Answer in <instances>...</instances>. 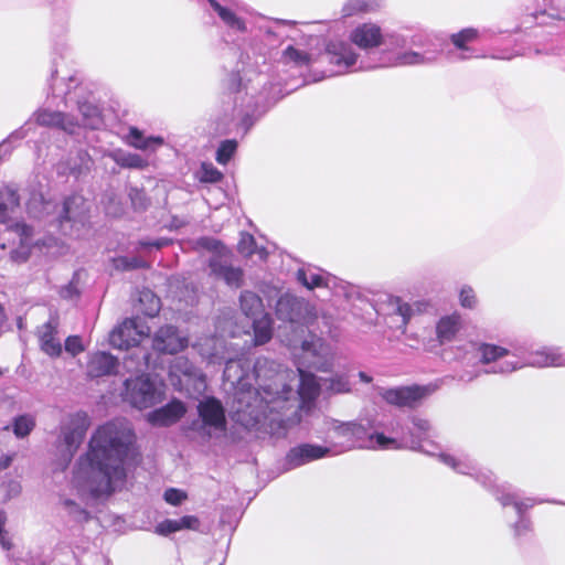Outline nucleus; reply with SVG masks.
Here are the masks:
<instances>
[{
  "label": "nucleus",
  "mask_w": 565,
  "mask_h": 565,
  "mask_svg": "<svg viewBox=\"0 0 565 565\" xmlns=\"http://www.w3.org/2000/svg\"><path fill=\"white\" fill-rule=\"evenodd\" d=\"M170 243L167 238H158V239H142L139 241L138 245L140 249L146 248H157L160 249L163 246H167Z\"/></svg>",
  "instance_id": "57"
},
{
  "label": "nucleus",
  "mask_w": 565,
  "mask_h": 565,
  "mask_svg": "<svg viewBox=\"0 0 565 565\" xmlns=\"http://www.w3.org/2000/svg\"><path fill=\"white\" fill-rule=\"evenodd\" d=\"M41 349L50 356H58L62 352L61 341L56 338V330L51 322L42 326L40 330Z\"/></svg>",
  "instance_id": "26"
},
{
  "label": "nucleus",
  "mask_w": 565,
  "mask_h": 565,
  "mask_svg": "<svg viewBox=\"0 0 565 565\" xmlns=\"http://www.w3.org/2000/svg\"><path fill=\"white\" fill-rule=\"evenodd\" d=\"M383 0H348L342 7L344 18L379 10Z\"/></svg>",
  "instance_id": "29"
},
{
  "label": "nucleus",
  "mask_w": 565,
  "mask_h": 565,
  "mask_svg": "<svg viewBox=\"0 0 565 565\" xmlns=\"http://www.w3.org/2000/svg\"><path fill=\"white\" fill-rule=\"evenodd\" d=\"M129 198L132 204V207L136 211H143L148 206V199L142 190L137 188H131L129 191Z\"/></svg>",
  "instance_id": "46"
},
{
  "label": "nucleus",
  "mask_w": 565,
  "mask_h": 565,
  "mask_svg": "<svg viewBox=\"0 0 565 565\" xmlns=\"http://www.w3.org/2000/svg\"><path fill=\"white\" fill-rule=\"evenodd\" d=\"M118 359L107 352L90 354L87 362V375L92 379L115 374L118 370Z\"/></svg>",
  "instance_id": "22"
},
{
  "label": "nucleus",
  "mask_w": 565,
  "mask_h": 565,
  "mask_svg": "<svg viewBox=\"0 0 565 565\" xmlns=\"http://www.w3.org/2000/svg\"><path fill=\"white\" fill-rule=\"evenodd\" d=\"M65 350L73 356L84 351L82 340L77 335H71L65 340Z\"/></svg>",
  "instance_id": "49"
},
{
  "label": "nucleus",
  "mask_w": 565,
  "mask_h": 565,
  "mask_svg": "<svg viewBox=\"0 0 565 565\" xmlns=\"http://www.w3.org/2000/svg\"><path fill=\"white\" fill-rule=\"evenodd\" d=\"M238 87H239L238 74H232L230 76V88L231 89H238Z\"/></svg>",
  "instance_id": "60"
},
{
  "label": "nucleus",
  "mask_w": 565,
  "mask_h": 565,
  "mask_svg": "<svg viewBox=\"0 0 565 565\" xmlns=\"http://www.w3.org/2000/svg\"><path fill=\"white\" fill-rule=\"evenodd\" d=\"M327 456H333L332 448L328 446L302 444L288 451L286 465L288 469H294Z\"/></svg>",
  "instance_id": "18"
},
{
  "label": "nucleus",
  "mask_w": 565,
  "mask_h": 565,
  "mask_svg": "<svg viewBox=\"0 0 565 565\" xmlns=\"http://www.w3.org/2000/svg\"><path fill=\"white\" fill-rule=\"evenodd\" d=\"M150 328L138 318H127L109 334L113 348L127 350L137 347L141 339L149 337Z\"/></svg>",
  "instance_id": "10"
},
{
  "label": "nucleus",
  "mask_w": 565,
  "mask_h": 565,
  "mask_svg": "<svg viewBox=\"0 0 565 565\" xmlns=\"http://www.w3.org/2000/svg\"><path fill=\"white\" fill-rule=\"evenodd\" d=\"M26 207L33 217L54 216L63 226L64 222L82 221L85 213V199L81 194H72L60 205L46 199L42 192H33L26 202Z\"/></svg>",
  "instance_id": "5"
},
{
  "label": "nucleus",
  "mask_w": 565,
  "mask_h": 565,
  "mask_svg": "<svg viewBox=\"0 0 565 565\" xmlns=\"http://www.w3.org/2000/svg\"><path fill=\"white\" fill-rule=\"evenodd\" d=\"M90 425L89 417L85 412L70 414L61 423L60 435L55 443L57 465L64 470L72 461L75 452L81 446L85 434Z\"/></svg>",
  "instance_id": "7"
},
{
  "label": "nucleus",
  "mask_w": 565,
  "mask_h": 565,
  "mask_svg": "<svg viewBox=\"0 0 565 565\" xmlns=\"http://www.w3.org/2000/svg\"><path fill=\"white\" fill-rule=\"evenodd\" d=\"M278 319L289 322L308 323L313 318L312 307L302 298L282 295L276 303Z\"/></svg>",
  "instance_id": "12"
},
{
  "label": "nucleus",
  "mask_w": 565,
  "mask_h": 565,
  "mask_svg": "<svg viewBox=\"0 0 565 565\" xmlns=\"http://www.w3.org/2000/svg\"><path fill=\"white\" fill-rule=\"evenodd\" d=\"M298 375L287 370H280L279 365L266 358H258L254 364L253 373L258 388L259 411L252 408L248 414L255 423H260L266 413L278 412V404L289 402L295 394L300 399V405L294 411L297 415L298 408L309 407L318 397L321 386L331 393H347L350 391V382L345 375H335L318 383L317 377L297 369Z\"/></svg>",
  "instance_id": "2"
},
{
  "label": "nucleus",
  "mask_w": 565,
  "mask_h": 565,
  "mask_svg": "<svg viewBox=\"0 0 565 565\" xmlns=\"http://www.w3.org/2000/svg\"><path fill=\"white\" fill-rule=\"evenodd\" d=\"M222 173L212 166L203 164L202 166V177L201 180L203 182H217L222 179Z\"/></svg>",
  "instance_id": "51"
},
{
  "label": "nucleus",
  "mask_w": 565,
  "mask_h": 565,
  "mask_svg": "<svg viewBox=\"0 0 565 565\" xmlns=\"http://www.w3.org/2000/svg\"><path fill=\"white\" fill-rule=\"evenodd\" d=\"M479 32L477 29L467 28L450 36L452 44L459 50H467V43L473 42L478 39Z\"/></svg>",
  "instance_id": "40"
},
{
  "label": "nucleus",
  "mask_w": 565,
  "mask_h": 565,
  "mask_svg": "<svg viewBox=\"0 0 565 565\" xmlns=\"http://www.w3.org/2000/svg\"><path fill=\"white\" fill-rule=\"evenodd\" d=\"M124 365L129 372H141L152 366L151 354L138 349L124 360Z\"/></svg>",
  "instance_id": "35"
},
{
  "label": "nucleus",
  "mask_w": 565,
  "mask_h": 565,
  "mask_svg": "<svg viewBox=\"0 0 565 565\" xmlns=\"http://www.w3.org/2000/svg\"><path fill=\"white\" fill-rule=\"evenodd\" d=\"M439 459L445 465L449 466L451 469H454L456 472L462 473V475H476V478L479 479L480 476L477 475V467L473 463L472 460H470L468 457H455L449 454H440Z\"/></svg>",
  "instance_id": "30"
},
{
  "label": "nucleus",
  "mask_w": 565,
  "mask_h": 565,
  "mask_svg": "<svg viewBox=\"0 0 565 565\" xmlns=\"http://www.w3.org/2000/svg\"><path fill=\"white\" fill-rule=\"evenodd\" d=\"M35 426V419L31 415H21L13 422V433L18 438L28 436Z\"/></svg>",
  "instance_id": "42"
},
{
  "label": "nucleus",
  "mask_w": 565,
  "mask_h": 565,
  "mask_svg": "<svg viewBox=\"0 0 565 565\" xmlns=\"http://www.w3.org/2000/svg\"><path fill=\"white\" fill-rule=\"evenodd\" d=\"M239 302L243 313L250 319L265 313L262 299L252 291H243Z\"/></svg>",
  "instance_id": "31"
},
{
  "label": "nucleus",
  "mask_w": 565,
  "mask_h": 565,
  "mask_svg": "<svg viewBox=\"0 0 565 565\" xmlns=\"http://www.w3.org/2000/svg\"><path fill=\"white\" fill-rule=\"evenodd\" d=\"M324 426V439L332 448L333 456L353 448L388 449L396 447L395 439L380 433L369 434L367 429L356 422L327 419Z\"/></svg>",
  "instance_id": "4"
},
{
  "label": "nucleus",
  "mask_w": 565,
  "mask_h": 565,
  "mask_svg": "<svg viewBox=\"0 0 565 565\" xmlns=\"http://www.w3.org/2000/svg\"><path fill=\"white\" fill-rule=\"evenodd\" d=\"M62 504L64 509L67 510L71 514L83 513V510L79 508V505L71 499H63Z\"/></svg>",
  "instance_id": "58"
},
{
  "label": "nucleus",
  "mask_w": 565,
  "mask_h": 565,
  "mask_svg": "<svg viewBox=\"0 0 565 565\" xmlns=\"http://www.w3.org/2000/svg\"><path fill=\"white\" fill-rule=\"evenodd\" d=\"M33 117L40 126L55 127L68 134H74L75 129L79 127L78 120L75 117L62 111L39 109L34 113Z\"/></svg>",
  "instance_id": "20"
},
{
  "label": "nucleus",
  "mask_w": 565,
  "mask_h": 565,
  "mask_svg": "<svg viewBox=\"0 0 565 565\" xmlns=\"http://www.w3.org/2000/svg\"><path fill=\"white\" fill-rule=\"evenodd\" d=\"M351 44L359 49L370 51L384 43V34L380 25L373 22H364L356 25L349 35Z\"/></svg>",
  "instance_id": "17"
},
{
  "label": "nucleus",
  "mask_w": 565,
  "mask_h": 565,
  "mask_svg": "<svg viewBox=\"0 0 565 565\" xmlns=\"http://www.w3.org/2000/svg\"><path fill=\"white\" fill-rule=\"evenodd\" d=\"M199 419L185 429L186 435L200 441H209L222 436L226 430V418L222 403L214 397H205L198 405Z\"/></svg>",
  "instance_id": "6"
},
{
  "label": "nucleus",
  "mask_w": 565,
  "mask_h": 565,
  "mask_svg": "<svg viewBox=\"0 0 565 565\" xmlns=\"http://www.w3.org/2000/svg\"><path fill=\"white\" fill-rule=\"evenodd\" d=\"M214 344V351L212 352H202V355H204L210 363H222L225 362V369H224V379L226 381H230L232 383L241 382L245 377V371L242 365L241 360L232 359L224 353H220L216 350V347H222V341L218 339H212L211 340Z\"/></svg>",
  "instance_id": "19"
},
{
  "label": "nucleus",
  "mask_w": 565,
  "mask_h": 565,
  "mask_svg": "<svg viewBox=\"0 0 565 565\" xmlns=\"http://www.w3.org/2000/svg\"><path fill=\"white\" fill-rule=\"evenodd\" d=\"M498 500L501 502L503 507L512 504L515 508L516 512L519 513L520 521L514 526L515 535L519 536L527 532L530 530V521L524 519L522 514L524 513V511L534 507L540 501L530 498L525 500H520L515 493H503L501 495H498Z\"/></svg>",
  "instance_id": "24"
},
{
  "label": "nucleus",
  "mask_w": 565,
  "mask_h": 565,
  "mask_svg": "<svg viewBox=\"0 0 565 565\" xmlns=\"http://www.w3.org/2000/svg\"><path fill=\"white\" fill-rule=\"evenodd\" d=\"M118 164L125 168L142 169L147 166V161L137 153H125L116 158Z\"/></svg>",
  "instance_id": "45"
},
{
  "label": "nucleus",
  "mask_w": 565,
  "mask_h": 565,
  "mask_svg": "<svg viewBox=\"0 0 565 565\" xmlns=\"http://www.w3.org/2000/svg\"><path fill=\"white\" fill-rule=\"evenodd\" d=\"M160 387L148 376L139 375L125 381L124 401L138 409L149 408L161 402Z\"/></svg>",
  "instance_id": "8"
},
{
  "label": "nucleus",
  "mask_w": 565,
  "mask_h": 565,
  "mask_svg": "<svg viewBox=\"0 0 565 565\" xmlns=\"http://www.w3.org/2000/svg\"><path fill=\"white\" fill-rule=\"evenodd\" d=\"M179 531L177 520H164L156 526V533L160 535H168Z\"/></svg>",
  "instance_id": "54"
},
{
  "label": "nucleus",
  "mask_w": 565,
  "mask_h": 565,
  "mask_svg": "<svg viewBox=\"0 0 565 565\" xmlns=\"http://www.w3.org/2000/svg\"><path fill=\"white\" fill-rule=\"evenodd\" d=\"M411 43L416 46H423L424 40L422 35H414L411 40Z\"/></svg>",
  "instance_id": "61"
},
{
  "label": "nucleus",
  "mask_w": 565,
  "mask_h": 565,
  "mask_svg": "<svg viewBox=\"0 0 565 565\" xmlns=\"http://www.w3.org/2000/svg\"><path fill=\"white\" fill-rule=\"evenodd\" d=\"M301 348L309 366L323 372L332 367L331 349L321 338L313 335L310 340H305Z\"/></svg>",
  "instance_id": "16"
},
{
  "label": "nucleus",
  "mask_w": 565,
  "mask_h": 565,
  "mask_svg": "<svg viewBox=\"0 0 565 565\" xmlns=\"http://www.w3.org/2000/svg\"><path fill=\"white\" fill-rule=\"evenodd\" d=\"M477 376H478V373H476V374L465 373V374H461V375L459 376V379H460L461 381L470 382V381H472L473 379H476Z\"/></svg>",
  "instance_id": "62"
},
{
  "label": "nucleus",
  "mask_w": 565,
  "mask_h": 565,
  "mask_svg": "<svg viewBox=\"0 0 565 565\" xmlns=\"http://www.w3.org/2000/svg\"><path fill=\"white\" fill-rule=\"evenodd\" d=\"M207 2L228 28L236 31H245L246 26L244 21L232 10L221 6L216 0H207Z\"/></svg>",
  "instance_id": "34"
},
{
  "label": "nucleus",
  "mask_w": 565,
  "mask_h": 565,
  "mask_svg": "<svg viewBox=\"0 0 565 565\" xmlns=\"http://www.w3.org/2000/svg\"><path fill=\"white\" fill-rule=\"evenodd\" d=\"M107 211H108V213H109V214H113V215H115V216H117V215H119V214H120V211H119V210H111L110 207H108V210H107Z\"/></svg>",
  "instance_id": "64"
},
{
  "label": "nucleus",
  "mask_w": 565,
  "mask_h": 565,
  "mask_svg": "<svg viewBox=\"0 0 565 565\" xmlns=\"http://www.w3.org/2000/svg\"><path fill=\"white\" fill-rule=\"evenodd\" d=\"M184 499L185 493L178 489L171 488L164 492V500L172 505L180 504Z\"/></svg>",
  "instance_id": "55"
},
{
  "label": "nucleus",
  "mask_w": 565,
  "mask_h": 565,
  "mask_svg": "<svg viewBox=\"0 0 565 565\" xmlns=\"http://www.w3.org/2000/svg\"><path fill=\"white\" fill-rule=\"evenodd\" d=\"M413 426L414 428L412 430V434L416 436V438L418 439H422L430 430L429 422L423 418H414Z\"/></svg>",
  "instance_id": "50"
},
{
  "label": "nucleus",
  "mask_w": 565,
  "mask_h": 565,
  "mask_svg": "<svg viewBox=\"0 0 565 565\" xmlns=\"http://www.w3.org/2000/svg\"><path fill=\"white\" fill-rule=\"evenodd\" d=\"M139 301L143 306L142 313L148 317H154L160 310V299L150 290L141 291Z\"/></svg>",
  "instance_id": "38"
},
{
  "label": "nucleus",
  "mask_w": 565,
  "mask_h": 565,
  "mask_svg": "<svg viewBox=\"0 0 565 565\" xmlns=\"http://www.w3.org/2000/svg\"><path fill=\"white\" fill-rule=\"evenodd\" d=\"M188 343V337L172 324L160 327L152 337V349L164 354H175L185 349Z\"/></svg>",
  "instance_id": "15"
},
{
  "label": "nucleus",
  "mask_w": 565,
  "mask_h": 565,
  "mask_svg": "<svg viewBox=\"0 0 565 565\" xmlns=\"http://www.w3.org/2000/svg\"><path fill=\"white\" fill-rule=\"evenodd\" d=\"M435 391L434 386H403L396 388H382L380 395L388 403L398 407H414L423 398Z\"/></svg>",
  "instance_id": "13"
},
{
  "label": "nucleus",
  "mask_w": 565,
  "mask_h": 565,
  "mask_svg": "<svg viewBox=\"0 0 565 565\" xmlns=\"http://www.w3.org/2000/svg\"><path fill=\"white\" fill-rule=\"evenodd\" d=\"M178 530H198L200 526V520L194 515H185L177 520Z\"/></svg>",
  "instance_id": "53"
},
{
  "label": "nucleus",
  "mask_w": 565,
  "mask_h": 565,
  "mask_svg": "<svg viewBox=\"0 0 565 565\" xmlns=\"http://www.w3.org/2000/svg\"><path fill=\"white\" fill-rule=\"evenodd\" d=\"M323 56L328 63L334 67L330 71L331 75L367 68L362 63L358 67H354L358 63L359 54L350 43L343 41L330 42L327 45Z\"/></svg>",
  "instance_id": "11"
},
{
  "label": "nucleus",
  "mask_w": 565,
  "mask_h": 565,
  "mask_svg": "<svg viewBox=\"0 0 565 565\" xmlns=\"http://www.w3.org/2000/svg\"><path fill=\"white\" fill-rule=\"evenodd\" d=\"M414 306L407 303L397 301L396 305V312L403 318V323H407V321L411 319V317L414 315Z\"/></svg>",
  "instance_id": "56"
},
{
  "label": "nucleus",
  "mask_w": 565,
  "mask_h": 565,
  "mask_svg": "<svg viewBox=\"0 0 565 565\" xmlns=\"http://www.w3.org/2000/svg\"><path fill=\"white\" fill-rule=\"evenodd\" d=\"M297 279L308 289L328 287L330 277L318 268L307 267L297 271Z\"/></svg>",
  "instance_id": "28"
},
{
  "label": "nucleus",
  "mask_w": 565,
  "mask_h": 565,
  "mask_svg": "<svg viewBox=\"0 0 565 565\" xmlns=\"http://www.w3.org/2000/svg\"><path fill=\"white\" fill-rule=\"evenodd\" d=\"M359 377L362 382L370 383L372 381V377L369 376L365 372H360Z\"/></svg>",
  "instance_id": "63"
},
{
  "label": "nucleus",
  "mask_w": 565,
  "mask_h": 565,
  "mask_svg": "<svg viewBox=\"0 0 565 565\" xmlns=\"http://www.w3.org/2000/svg\"><path fill=\"white\" fill-rule=\"evenodd\" d=\"M237 248L245 256L258 255L260 260L267 258V250L264 247H257L254 236L248 233L241 234Z\"/></svg>",
  "instance_id": "36"
},
{
  "label": "nucleus",
  "mask_w": 565,
  "mask_h": 565,
  "mask_svg": "<svg viewBox=\"0 0 565 565\" xmlns=\"http://www.w3.org/2000/svg\"><path fill=\"white\" fill-rule=\"evenodd\" d=\"M461 328V317L452 313L440 318L437 323L436 332L441 343L451 341Z\"/></svg>",
  "instance_id": "25"
},
{
  "label": "nucleus",
  "mask_w": 565,
  "mask_h": 565,
  "mask_svg": "<svg viewBox=\"0 0 565 565\" xmlns=\"http://www.w3.org/2000/svg\"><path fill=\"white\" fill-rule=\"evenodd\" d=\"M459 302L461 307L473 309L477 306V297L475 290L470 286H463L460 289Z\"/></svg>",
  "instance_id": "47"
},
{
  "label": "nucleus",
  "mask_w": 565,
  "mask_h": 565,
  "mask_svg": "<svg viewBox=\"0 0 565 565\" xmlns=\"http://www.w3.org/2000/svg\"><path fill=\"white\" fill-rule=\"evenodd\" d=\"M282 57L287 63H294L296 66H308L311 63V56L308 53L291 45L285 49Z\"/></svg>",
  "instance_id": "41"
},
{
  "label": "nucleus",
  "mask_w": 565,
  "mask_h": 565,
  "mask_svg": "<svg viewBox=\"0 0 565 565\" xmlns=\"http://www.w3.org/2000/svg\"><path fill=\"white\" fill-rule=\"evenodd\" d=\"M236 148L237 142L235 140L223 141L216 151V161L221 164H226L235 153Z\"/></svg>",
  "instance_id": "44"
},
{
  "label": "nucleus",
  "mask_w": 565,
  "mask_h": 565,
  "mask_svg": "<svg viewBox=\"0 0 565 565\" xmlns=\"http://www.w3.org/2000/svg\"><path fill=\"white\" fill-rule=\"evenodd\" d=\"M437 55L433 52L418 53L415 51H407L401 53L395 58V65L409 66V65H424L434 63Z\"/></svg>",
  "instance_id": "33"
},
{
  "label": "nucleus",
  "mask_w": 565,
  "mask_h": 565,
  "mask_svg": "<svg viewBox=\"0 0 565 565\" xmlns=\"http://www.w3.org/2000/svg\"><path fill=\"white\" fill-rule=\"evenodd\" d=\"M6 523H7V513L3 510H0V545L3 550H11L12 548V542L9 537L8 532L6 531Z\"/></svg>",
  "instance_id": "48"
},
{
  "label": "nucleus",
  "mask_w": 565,
  "mask_h": 565,
  "mask_svg": "<svg viewBox=\"0 0 565 565\" xmlns=\"http://www.w3.org/2000/svg\"><path fill=\"white\" fill-rule=\"evenodd\" d=\"M20 198L13 185H6L0 190V223H7L10 214L19 206Z\"/></svg>",
  "instance_id": "27"
},
{
  "label": "nucleus",
  "mask_w": 565,
  "mask_h": 565,
  "mask_svg": "<svg viewBox=\"0 0 565 565\" xmlns=\"http://www.w3.org/2000/svg\"><path fill=\"white\" fill-rule=\"evenodd\" d=\"M163 142H164V140L162 137L151 136V137L146 138L142 136L141 131H139L137 128L130 129L129 143L137 149L146 150V149L152 148L153 146L160 147L163 145Z\"/></svg>",
  "instance_id": "37"
},
{
  "label": "nucleus",
  "mask_w": 565,
  "mask_h": 565,
  "mask_svg": "<svg viewBox=\"0 0 565 565\" xmlns=\"http://www.w3.org/2000/svg\"><path fill=\"white\" fill-rule=\"evenodd\" d=\"M135 440L131 426L116 419L97 428L88 451L81 456L72 479L83 499L108 497L124 484L125 459Z\"/></svg>",
  "instance_id": "1"
},
{
  "label": "nucleus",
  "mask_w": 565,
  "mask_h": 565,
  "mask_svg": "<svg viewBox=\"0 0 565 565\" xmlns=\"http://www.w3.org/2000/svg\"><path fill=\"white\" fill-rule=\"evenodd\" d=\"M478 353L480 362L484 365H489V369H487L484 373L508 374L526 366H565V353H562L557 348L544 347L522 358L515 353H511L503 347L481 343L478 347Z\"/></svg>",
  "instance_id": "3"
},
{
  "label": "nucleus",
  "mask_w": 565,
  "mask_h": 565,
  "mask_svg": "<svg viewBox=\"0 0 565 565\" xmlns=\"http://www.w3.org/2000/svg\"><path fill=\"white\" fill-rule=\"evenodd\" d=\"M4 499L11 500L20 495L22 487L19 481L10 480L3 484Z\"/></svg>",
  "instance_id": "52"
},
{
  "label": "nucleus",
  "mask_w": 565,
  "mask_h": 565,
  "mask_svg": "<svg viewBox=\"0 0 565 565\" xmlns=\"http://www.w3.org/2000/svg\"><path fill=\"white\" fill-rule=\"evenodd\" d=\"M185 412V405L179 399H173L167 405L150 412L147 419L154 426L167 427L177 423Z\"/></svg>",
  "instance_id": "21"
},
{
  "label": "nucleus",
  "mask_w": 565,
  "mask_h": 565,
  "mask_svg": "<svg viewBox=\"0 0 565 565\" xmlns=\"http://www.w3.org/2000/svg\"><path fill=\"white\" fill-rule=\"evenodd\" d=\"M252 320L255 335V344H265L271 339L273 335L270 317L267 313H263L258 317L253 318Z\"/></svg>",
  "instance_id": "32"
},
{
  "label": "nucleus",
  "mask_w": 565,
  "mask_h": 565,
  "mask_svg": "<svg viewBox=\"0 0 565 565\" xmlns=\"http://www.w3.org/2000/svg\"><path fill=\"white\" fill-rule=\"evenodd\" d=\"M78 109L83 116L82 121H78L79 126L88 127L92 129L98 127L100 119L98 116V109L95 106L90 104H81Z\"/></svg>",
  "instance_id": "39"
},
{
  "label": "nucleus",
  "mask_w": 565,
  "mask_h": 565,
  "mask_svg": "<svg viewBox=\"0 0 565 565\" xmlns=\"http://www.w3.org/2000/svg\"><path fill=\"white\" fill-rule=\"evenodd\" d=\"M10 231L19 237V247L11 250L10 260L14 264L25 263L33 246L32 228L23 223H17L10 227Z\"/></svg>",
  "instance_id": "23"
},
{
  "label": "nucleus",
  "mask_w": 565,
  "mask_h": 565,
  "mask_svg": "<svg viewBox=\"0 0 565 565\" xmlns=\"http://www.w3.org/2000/svg\"><path fill=\"white\" fill-rule=\"evenodd\" d=\"M169 375L172 385L180 391L201 394L206 388L204 374L184 356L174 359Z\"/></svg>",
  "instance_id": "9"
},
{
  "label": "nucleus",
  "mask_w": 565,
  "mask_h": 565,
  "mask_svg": "<svg viewBox=\"0 0 565 565\" xmlns=\"http://www.w3.org/2000/svg\"><path fill=\"white\" fill-rule=\"evenodd\" d=\"M218 245L216 241H209L206 245L217 252L209 262L211 275L224 280L230 287L238 288L243 281V271L228 263L227 257L218 249Z\"/></svg>",
  "instance_id": "14"
},
{
  "label": "nucleus",
  "mask_w": 565,
  "mask_h": 565,
  "mask_svg": "<svg viewBox=\"0 0 565 565\" xmlns=\"http://www.w3.org/2000/svg\"><path fill=\"white\" fill-rule=\"evenodd\" d=\"M13 458H14L13 454L12 455H9V454L1 455L0 456V471L8 469L11 466Z\"/></svg>",
  "instance_id": "59"
},
{
  "label": "nucleus",
  "mask_w": 565,
  "mask_h": 565,
  "mask_svg": "<svg viewBox=\"0 0 565 565\" xmlns=\"http://www.w3.org/2000/svg\"><path fill=\"white\" fill-rule=\"evenodd\" d=\"M114 267L118 270H131L147 267V263L139 257L119 256L113 259Z\"/></svg>",
  "instance_id": "43"
}]
</instances>
